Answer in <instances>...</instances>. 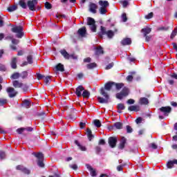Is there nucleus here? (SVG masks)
<instances>
[{"instance_id": "7", "label": "nucleus", "mask_w": 177, "mask_h": 177, "mask_svg": "<svg viewBox=\"0 0 177 177\" xmlns=\"http://www.w3.org/2000/svg\"><path fill=\"white\" fill-rule=\"evenodd\" d=\"M37 4L38 0H29L27 2L28 7L32 12L37 10V9H35V6Z\"/></svg>"}, {"instance_id": "52", "label": "nucleus", "mask_w": 177, "mask_h": 177, "mask_svg": "<svg viewBox=\"0 0 177 177\" xmlns=\"http://www.w3.org/2000/svg\"><path fill=\"white\" fill-rule=\"evenodd\" d=\"M113 66H114V63L111 62L109 65H107L105 68L106 70H110V68H113Z\"/></svg>"}, {"instance_id": "64", "label": "nucleus", "mask_w": 177, "mask_h": 177, "mask_svg": "<svg viewBox=\"0 0 177 177\" xmlns=\"http://www.w3.org/2000/svg\"><path fill=\"white\" fill-rule=\"evenodd\" d=\"M86 125V123H85V122H81L80 123V127L81 129H84V128H85Z\"/></svg>"}, {"instance_id": "28", "label": "nucleus", "mask_w": 177, "mask_h": 177, "mask_svg": "<svg viewBox=\"0 0 177 177\" xmlns=\"http://www.w3.org/2000/svg\"><path fill=\"white\" fill-rule=\"evenodd\" d=\"M19 5L22 9H27L28 4L26 3V0H19Z\"/></svg>"}, {"instance_id": "36", "label": "nucleus", "mask_w": 177, "mask_h": 177, "mask_svg": "<svg viewBox=\"0 0 177 177\" xmlns=\"http://www.w3.org/2000/svg\"><path fill=\"white\" fill-rule=\"evenodd\" d=\"M113 86H115L118 91H120V89H121V88H122V86H124V84H122V83H118V84L115 83V84H113Z\"/></svg>"}, {"instance_id": "54", "label": "nucleus", "mask_w": 177, "mask_h": 177, "mask_svg": "<svg viewBox=\"0 0 177 177\" xmlns=\"http://www.w3.org/2000/svg\"><path fill=\"white\" fill-rule=\"evenodd\" d=\"M36 75H37V80H42V78H45V75H41L40 73H37Z\"/></svg>"}, {"instance_id": "59", "label": "nucleus", "mask_w": 177, "mask_h": 177, "mask_svg": "<svg viewBox=\"0 0 177 177\" xmlns=\"http://www.w3.org/2000/svg\"><path fill=\"white\" fill-rule=\"evenodd\" d=\"M142 120H143V119L142 118V117L138 118L136 120V124H141Z\"/></svg>"}, {"instance_id": "17", "label": "nucleus", "mask_w": 177, "mask_h": 177, "mask_svg": "<svg viewBox=\"0 0 177 177\" xmlns=\"http://www.w3.org/2000/svg\"><path fill=\"white\" fill-rule=\"evenodd\" d=\"M87 169H88L89 172L91 173V176L95 177L96 176V170H95L93 167H91L88 164L86 165Z\"/></svg>"}, {"instance_id": "62", "label": "nucleus", "mask_w": 177, "mask_h": 177, "mask_svg": "<svg viewBox=\"0 0 177 177\" xmlns=\"http://www.w3.org/2000/svg\"><path fill=\"white\" fill-rule=\"evenodd\" d=\"M7 41H12L13 39V35H8L5 37Z\"/></svg>"}, {"instance_id": "51", "label": "nucleus", "mask_w": 177, "mask_h": 177, "mask_svg": "<svg viewBox=\"0 0 177 177\" xmlns=\"http://www.w3.org/2000/svg\"><path fill=\"white\" fill-rule=\"evenodd\" d=\"M69 167L72 169H74V171H77L78 169V166L75 164L74 165H69Z\"/></svg>"}, {"instance_id": "18", "label": "nucleus", "mask_w": 177, "mask_h": 177, "mask_svg": "<svg viewBox=\"0 0 177 177\" xmlns=\"http://www.w3.org/2000/svg\"><path fill=\"white\" fill-rule=\"evenodd\" d=\"M138 103L139 104H141V106H147V104H149V99L146 97H140Z\"/></svg>"}, {"instance_id": "14", "label": "nucleus", "mask_w": 177, "mask_h": 177, "mask_svg": "<svg viewBox=\"0 0 177 177\" xmlns=\"http://www.w3.org/2000/svg\"><path fill=\"white\" fill-rule=\"evenodd\" d=\"M125 145H127V138L125 137H122L120 141L119 144V149L120 150H124V148L125 147Z\"/></svg>"}, {"instance_id": "22", "label": "nucleus", "mask_w": 177, "mask_h": 177, "mask_svg": "<svg viewBox=\"0 0 177 177\" xmlns=\"http://www.w3.org/2000/svg\"><path fill=\"white\" fill-rule=\"evenodd\" d=\"M104 53V51L103 50V48H102V46H100L95 48V55H96V56H99V55H103Z\"/></svg>"}, {"instance_id": "32", "label": "nucleus", "mask_w": 177, "mask_h": 177, "mask_svg": "<svg viewBox=\"0 0 177 177\" xmlns=\"http://www.w3.org/2000/svg\"><path fill=\"white\" fill-rule=\"evenodd\" d=\"M82 96H83V97H86V99H89L91 93L88 90H84Z\"/></svg>"}, {"instance_id": "56", "label": "nucleus", "mask_w": 177, "mask_h": 177, "mask_svg": "<svg viewBox=\"0 0 177 177\" xmlns=\"http://www.w3.org/2000/svg\"><path fill=\"white\" fill-rule=\"evenodd\" d=\"M0 71H6V66L2 64H0Z\"/></svg>"}, {"instance_id": "8", "label": "nucleus", "mask_w": 177, "mask_h": 177, "mask_svg": "<svg viewBox=\"0 0 177 177\" xmlns=\"http://www.w3.org/2000/svg\"><path fill=\"white\" fill-rule=\"evenodd\" d=\"M108 143L112 149H114L117 146V138L115 137H109L108 140Z\"/></svg>"}, {"instance_id": "2", "label": "nucleus", "mask_w": 177, "mask_h": 177, "mask_svg": "<svg viewBox=\"0 0 177 177\" xmlns=\"http://www.w3.org/2000/svg\"><path fill=\"white\" fill-rule=\"evenodd\" d=\"M118 29L115 28L114 31L109 30H106V28L103 26H101L100 27V32H98V37L103 39V35H106L109 39H112V38L114 37L115 32H118Z\"/></svg>"}, {"instance_id": "3", "label": "nucleus", "mask_w": 177, "mask_h": 177, "mask_svg": "<svg viewBox=\"0 0 177 177\" xmlns=\"http://www.w3.org/2000/svg\"><path fill=\"white\" fill-rule=\"evenodd\" d=\"M32 156H35V157L38 159L37 165L40 167V168H44L45 167V164H44V154L41 152H38L37 153L33 152Z\"/></svg>"}, {"instance_id": "15", "label": "nucleus", "mask_w": 177, "mask_h": 177, "mask_svg": "<svg viewBox=\"0 0 177 177\" xmlns=\"http://www.w3.org/2000/svg\"><path fill=\"white\" fill-rule=\"evenodd\" d=\"M10 66L13 70L17 68V57H14L11 59Z\"/></svg>"}, {"instance_id": "46", "label": "nucleus", "mask_w": 177, "mask_h": 177, "mask_svg": "<svg viewBox=\"0 0 177 177\" xmlns=\"http://www.w3.org/2000/svg\"><path fill=\"white\" fill-rule=\"evenodd\" d=\"M124 167H125V164H122L120 165H118L117 167V171H122V169H124Z\"/></svg>"}, {"instance_id": "11", "label": "nucleus", "mask_w": 177, "mask_h": 177, "mask_svg": "<svg viewBox=\"0 0 177 177\" xmlns=\"http://www.w3.org/2000/svg\"><path fill=\"white\" fill-rule=\"evenodd\" d=\"M16 169H17V171H21V172L26 174L27 175H29L30 174V170L23 165H17Z\"/></svg>"}, {"instance_id": "30", "label": "nucleus", "mask_w": 177, "mask_h": 177, "mask_svg": "<svg viewBox=\"0 0 177 177\" xmlns=\"http://www.w3.org/2000/svg\"><path fill=\"white\" fill-rule=\"evenodd\" d=\"M86 67L88 70H92L93 68H95V67H97V64H96V63L95 62H93V63L88 64L86 65Z\"/></svg>"}, {"instance_id": "42", "label": "nucleus", "mask_w": 177, "mask_h": 177, "mask_svg": "<svg viewBox=\"0 0 177 177\" xmlns=\"http://www.w3.org/2000/svg\"><path fill=\"white\" fill-rule=\"evenodd\" d=\"M5 158H6V153L2 151H0V160H5Z\"/></svg>"}, {"instance_id": "61", "label": "nucleus", "mask_w": 177, "mask_h": 177, "mask_svg": "<svg viewBox=\"0 0 177 177\" xmlns=\"http://www.w3.org/2000/svg\"><path fill=\"white\" fill-rule=\"evenodd\" d=\"M132 80H133V76L130 75L127 77V80L129 81V82H132Z\"/></svg>"}, {"instance_id": "1", "label": "nucleus", "mask_w": 177, "mask_h": 177, "mask_svg": "<svg viewBox=\"0 0 177 177\" xmlns=\"http://www.w3.org/2000/svg\"><path fill=\"white\" fill-rule=\"evenodd\" d=\"M114 85H115V82H109L105 84L104 88H101L100 93L101 95H102V96H104V98L102 97H97V100L99 103L107 104V103H110V102H111V100H110V95H109V94H107V93L104 91V89L106 91H111V88H113Z\"/></svg>"}, {"instance_id": "29", "label": "nucleus", "mask_w": 177, "mask_h": 177, "mask_svg": "<svg viewBox=\"0 0 177 177\" xmlns=\"http://www.w3.org/2000/svg\"><path fill=\"white\" fill-rule=\"evenodd\" d=\"M23 107H26V109H30V106H31V102L28 100H25L22 104Z\"/></svg>"}, {"instance_id": "16", "label": "nucleus", "mask_w": 177, "mask_h": 177, "mask_svg": "<svg viewBox=\"0 0 177 177\" xmlns=\"http://www.w3.org/2000/svg\"><path fill=\"white\" fill-rule=\"evenodd\" d=\"M77 34L80 36V37H85V35H86V28L85 27H82L81 28H80L77 31Z\"/></svg>"}, {"instance_id": "20", "label": "nucleus", "mask_w": 177, "mask_h": 177, "mask_svg": "<svg viewBox=\"0 0 177 177\" xmlns=\"http://www.w3.org/2000/svg\"><path fill=\"white\" fill-rule=\"evenodd\" d=\"M90 12L91 13H96V10L97 9V5L95 3H91L89 6Z\"/></svg>"}, {"instance_id": "24", "label": "nucleus", "mask_w": 177, "mask_h": 177, "mask_svg": "<svg viewBox=\"0 0 177 177\" xmlns=\"http://www.w3.org/2000/svg\"><path fill=\"white\" fill-rule=\"evenodd\" d=\"M99 5L101 6V8H107V7H109L110 6V3H109V1H107L100 0L99 1Z\"/></svg>"}, {"instance_id": "19", "label": "nucleus", "mask_w": 177, "mask_h": 177, "mask_svg": "<svg viewBox=\"0 0 177 177\" xmlns=\"http://www.w3.org/2000/svg\"><path fill=\"white\" fill-rule=\"evenodd\" d=\"M129 111H140L139 105H131L128 108Z\"/></svg>"}, {"instance_id": "12", "label": "nucleus", "mask_w": 177, "mask_h": 177, "mask_svg": "<svg viewBox=\"0 0 177 177\" xmlns=\"http://www.w3.org/2000/svg\"><path fill=\"white\" fill-rule=\"evenodd\" d=\"M110 131L111 129H122V123L118 122L113 124V125L109 127Z\"/></svg>"}, {"instance_id": "48", "label": "nucleus", "mask_w": 177, "mask_h": 177, "mask_svg": "<svg viewBox=\"0 0 177 177\" xmlns=\"http://www.w3.org/2000/svg\"><path fill=\"white\" fill-rule=\"evenodd\" d=\"M6 103H8L7 100L0 98V106H3V104H6Z\"/></svg>"}, {"instance_id": "34", "label": "nucleus", "mask_w": 177, "mask_h": 177, "mask_svg": "<svg viewBox=\"0 0 177 177\" xmlns=\"http://www.w3.org/2000/svg\"><path fill=\"white\" fill-rule=\"evenodd\" d=\"M93 123L95 127H96L97 128H100L102 127V122H100V120H95Z\"/></svg>"}, {"instance_id": "45", "label": "nucleus", "mask_w": 177, "mask_h": 177, "mask_svg": "<svg viewBox=\"0 0 177 177\" xmlns=\"http://www.w3.org/2000/svg\"><path fill=\"white\" fill-rule=\"evenodd\" d=\"M177 34V28H176L171 32V39H174L175 38V36Z\"/></svg>"}, {"instance_id": "41", "label": "nucleus", "mask_w": 177, "mask_h": 177, "mask_svg": "<svg viewBox=\"0 0 177 177\" xmlns=\"http://www.w3.org/2000/svg\"><path fill=\"white\" fill-rule=\"evenodd\" d=\"M118 110H125V105L124 104H118L117 106Z\"/></svg>"}, {"instance_id": "55", "label": "nucleus", "mask_w": 177, "mask_h": 177, "mask_svg": "<svg viewBox=\"0 0 177 177\" xmlns=\"http://www.w3.org/2000/svg\"><path fill=\"white\" fill-rule=\"evenodd\" d=\"M95 151L97 154H99L102 151V147H100V146H97L95 147Z\"/></svg>"}, {"instance_id": "25", "label": "nucleus", "mask_w": 177, "mask_h": 177, "mask_svg": "<svg viewBox=\"0 0 177 177\" xmlns=\"http://www.w3.org/2000/svg\"><path fill=\"white\" fill-rule=\"evenodd\" d=\"M12 85L14 88H21L23 86V83L19 82L18 80H15L12 82Z\"/></svg>"}, {"instance_id": "4", "label": "nucleus", "mask_w": 177, "mask_h": 177, "mask_svg": "<svg viewBox=\"0 0 177 177\" xmlns=\"http://www.w3.org/2000/svg\"><path fill=\"white\" fill-rule=\"evenodd\" d=\"M12 32H15L17 38H23L24 32H23V26H15L11 29Z\"/></svg>"}, {"instance_id": "43", "label": "nucleus", "mask_w": 177, "mask_h": 177, "mask_svg": "<svg viewBox=\"0 0 177 177\" xmlns=\"http://www.w3.org/2000/svg\"><path fill=\"white\" fill-rule=\"evenodd\" d=\"M122 21L124 23H127V21H128V18L127 17V14L126 13H123L122 15Z\"/></svg>"}, {"instance_id": "39", "label": "nucleus", "mask_w": 177, "mask_h": 177, "mask_svg": "<svg viewBox=\"0 0 177 177\" xmlns=\"http://www.w3.org/2000/svg\"><path fill=\"white\" fill-rule=\"evenodd\" d=\"M100 13L101 15H106V13H107V9L106 8L101 7L100 8Z\"/></svg>"}, {"instance_id": "13", "label": "nucleus", "mask_w": 177, "mask_h": 177, "mask_svg": "<svg viewBox=\"0 0 177 177\" xmlns=\"http://www.w3.org/2000/svg\"><path fill=\"white\" fill-rule=\"evenodd\" d=\"M120 44L122 45V46H127L132 44V40L129 37H126L120 41Z\"/></svg>"}, {"instance_id": "37", "label": "nucleus", "mask_w": 177, "mask_h": 177, "mask_svg": "<svg viewBox=\"0 0 177 177\" xmlns=\"http://www.w3.org/2000/svg\"><path fill=\"white\" fill-rule=\"evenodd\" d=\"M122 93H123V94L127 97L128 96V95H129V89H128V88L124 87L122 91Z\"/></svg>"}, {"instance_id": "31", "label": "nucleus", "mask_w": 177, "mask_h": 177, "mask_svg": "<svg viewBox=\"0 0 177 177\" xmlns=\"http://www.w3.org/2000/svg\"><path fill=\"white\" fill-rule=\"evenodd\" d=\"M75 145H77V146H78L79 149L82 150V151H86V147L81 145V144H80L78 140H75Z\"/></svg>"}, {"instance_id": "40", "label": "nucleus", "mask_w": 177, "mask_h": 177, "mask_svg": "<svg viewBox=\"0 0 177 177\" xmlns=\"http://www.w3.org/2000/svg\"><path fill=\"white\" fill-rule=\"evenodd\" d=\"M125 97L126 96L123 94V93H122V91L116 94L117 99H120V100L121 99H122V97Z\"/></svg>"}, {"instance_id": "63", "label": "nucleus", "mask_w": 177, "mask_h": 177, "mask_svg": "<svg viewBox=\"0 0 177 177\" xmlns=\"http://www.w3.org/2000/svg\"><path fill=\"white\" fill-rule=\"evenodd\" d=\"M153 17V12L149 13L147 15L145 16V19H151Z\"/></svg>"}, {"instance_id": "23", "label": "nucleus", "mask_w": 177, "mask_h": 177, "mask_svg": "<svg viewBox=\"0 0 177 177\" xmlns=\"http://www.w3.org/2000/svg\"><path fill=\"white\" fill-rule=\"evenodd\" d=\"M141 32H142L144 37H146V35H147V34H150L151 32V28H149V27L142 28L141 30Z\"/></svg>"}, {"instance_id": "50", "label": "nucleus", "mask_w": 177, "mask_h": 177, "mask_svg": "<svg viewBox=\"0 0 177 177\" xmlns=\"http://www.w3.org/2000/svg\"><path fill=\"white\" fill-rule=\"evenodd\" d=\"M49 81H50V76L46 77V78L44 80V82H45L46 85H49Z\"/></svg>"}, {"instance_id": "60", "label": "nucleus", "mask_w": 177, "mask_h": 177, "mask_svg": "<svg viewBox=\"0 0 177 177\" xmlns=\"http://www.w3.org/2000/svg\"><path fill=\"white\" fill-rule=\"evenodd\" d=\"M129 4V3L127 0L122 1L123 8H127Z\"/></svg>"}, {"instance_id": "44", "label": "nucleus", "mask_w": 177, "mask_h": 177, "mask_svg": "<svg viewBox=\"0 0 177 177\" xmlns=\"http://www.w3.org/2000/svg\"><path fill=\"white\" fill-rule=\"evenodd\" d=\"M126 128L127 133H132V132H133V129H132V127H131V126L127 125Z\"/></svg>"}, {"instance_id": "53", "label": "nucleus", "mask_w": 177, "mask_h": 177, "mask_svg": "<svg viewBox=\"0 0 177 177\" xmlns=\"http://www.w3.org/2000/svg\"><path fill=\"white\" fill-rule=\"evenodd\" d=\"M21 88H22L24 92H27V91H28V86L27 84H23Z\"/></svg>"}, {"instance_id": "10", "label": "nucleus", "mask_w": 177, "mask_h": 177, "mask_svg": "<svg viewBox=\"0 0 177 177\" xmlns=\"http://www.w3.org/2000/svg\"><path fill=\"white\" fill-rule=\"evenodd\" d=\"M85 91V88L82 86H79L76 88V91L75 92V95H77V97H81L82 96V92Z\"/></svg>"}, {"instance_id": "35", "label": "nucleus", "mask_w": 177, "mask_h": 177, "mask_svg": "<svg viewBox=\"0 0 177 177\" xmlns=\"http://www.w3.org/2000/svg\"><path fill=\"white\" fill-rule=\"evenodd\" d=\"M8 12H15V10H17V6L14 5L8 7Z\"/></svg>"}, {"instance_id": "21", "label": "nucleus", "mask_w": 177, "mask_h": 177, "mask_svg": "<svg viewBox=\"0 0 177 177\" xmlns=\"http://www.w3.org/2000/svg\"><path fill=\"white\" fill-rule=\"evenodd\" d=\"M175 164L177 165V160L176 159L170 160V161L167 162V167L169 169L173 168L174 165H175Z\"/></svg>"}, {"instance_id": "33", "label": "nucleus", "mask_w": 177, "mask_h": 177, "mask_svg": "<svg viewBox=\"0 0 177 177\" xmlns=\"http://www.w3.org/2000/svg\"><path fill=\"white\" fill-rule=\"evenodd\" d=\"M10 78L12 80H19V78H20V73H15L14 74H12L10 77Z\"/></svg>"}, {"instance_id": "47", "label": "nucleus", "mask_w": 177, "mask_h": 177, "mask_svg": "<svg viewBox=\"0 0 177 177\" xmlns=\"http://www.w3.org/2000/svg\"><path fill=\"white\" fill-rule=\"evenodd\" d=\"M27 60L29 64H32V55H28L27 57Z\"/></svg>"}, {"instance_id": "6", "label": "nucleus", "mask_w": 177, "mask_h": 177, "mask_svg": "<svg viewBox=\"0 0 177 177\" xmlns=\"http://www.w3.org/2000/svg\"><path fill=\"white\" fill-rule=\"evenodd\" d=\"M160 113H162L163 115L168 117L172 111V108L171 106H162L159 109Z\"/></svg>"}, {"instance_id": "5", "label": "nucleus", "mask_w": 177, "mask_h": 177, "mask_svg": "<svg viewBox=\"0 0 177 177\" xmlns=\"http://www.w3.org/2000/svg\"><path fill=\"white\" fill-rule=\"evenodd\" d=\"M96 21H95V19L92 17H88L87 19V26H90V30L93 32H96V25L95 24Z\"/></svg>"}, {"instance_id": "9", "label": "nucleus", "mask_w": 177, "mask_h": 177, "mask_svg": "<svg viewBox=\"0 0 177 177\" xmlns=\"http://www.w3.org/2000/svg\"><path fill=\"white\" fill-rule=\"evenodd\" d=\"M6 91L8 93L9 97H15L17 95V91H15V88L12 87H8Z\"/></svg>"}, {"instance_id": "57", "label": "nucleus", "mask_w": 177, "mask_h": 177, "mask_svg": "<svg viewBox=\"0 0 177 177\" xmlns=\"http://www.w3.org/2000/svg\"><path fill=\"white\" fill-rule=\"evenodd\" d=\"M127 104H135V100L133 99H129L127 101Z\"/></svg>"}, {"instance_id": "38", "label": "nucleus", "mask_w": 177, "mask_h": 177, "mask_svg": "<svg viewBox=\"0 0 177 177\" xmlns=\"http://www.w3.org/2000/svg\"><path fill=\"white\" fill-rule=\"evenodd\" d=\"M21 77L22 80H25V78H27V77H28V72L23 71L21 73Z\"/></svg>"}, {"instance_id": "49", "label": "nucleus", "mask_w": 177, "mask_h": 177, "mask_svg": "<svg viewBox=\"0 0 177 177\" xmlns=\"http://www.w3.org/2000/svg\"><path fill=\"white\" fill-rule=\"evenodd\" d=\"M45 8H46V9H52V4H50V3H49V2H46Z\"/></svg>"}, {"instance_id": "27", "label": "nucleus", "mask_w": 177, "mask_h": 177, "mask_svg": "<svg viewBox=\"0 0 177 177\" xmlns=\"http://www.w3.org/2000/svg\"><path fill=\"white\" fill-rule=\"evenodd\" d=\"M60 53L61 55H62L64 59H70V54H68V53H67L66 50H61Z\"/></svg>"}, {"instance_id": "58", "label": "nucleus", "mask_w": 177, "mask_h": 177, "mask_svg": "<svg viewBox=\"0 0 177 177\" xmlns=\"http://www.w3.org/2000/svg\"><path fill=\"white\" fill-rule=\"evenodd\" d=\"M11 41H12V44H13V45H17L19 44V40L17 39H14L13 37Z\"/></svg>"}, {"instance_id": "26", "label": "nucleus", "mask_w": 177, "mask_h": 177, "mask_svg": "<svg viewBox=\"0 0 177 177\" xmlns=\"http://www.w3.org/2000/svg\"><path fill=\"white\" fill-rule=\"evenodd\" d=\"M55 70L56 71H61L62 73H63V71H64V65L60 63L57 64L55 66Z\"/></svg>"}]
</instances>
